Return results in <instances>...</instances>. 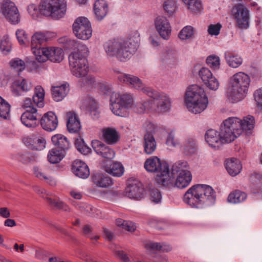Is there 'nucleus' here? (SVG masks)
Here are the masks:
<instances>
[{
  "mask_svg": "<svg viewBox=\"0 0 262 262\" xmlns=\"http://www.w3.org/2000/svg\"><path fill=\"white\" fill-rule=\"evenodd\" d=\"M140 41V34L135 31L131 32L126 39L109 40L103 47L108 57H116L120 61H126L136 51Z\"/></svg>",
  "mask_w": 262,
  "mask_h": 262,
  "instance_id": "f257e3e1",
  "label": "nucleus"
},
{
  "mask_svg": "<svg viewBox=\"0 0 262 262\" xmlns=\"http://www.w3.org/2000/svg\"><path fill=\"white\" fill-rule=\"evenodd\" d=\"M254 118L248 116L243 120L237 117H230L226 119L222 126V134L225 142L230 143L239 137L245 131L248 133L254 126Z\"/></svg>",
  "mask_w": 262,
  "mask_h": 262,
  "instance_id": "f03ea898",
  "label": "nucleus"
},
{
  "mask_svg": "<svg viewBox=\"0 0 262 262\" xmlns=\"http://www.w3.org/2000/svg\"><path fill=\"white\" fill-rule=\"evenodd\" d=\"M215 192L207 185L197 184L190 188L184 195V201L192 207L201 208L204 205L213 204Z\"/></svg>",
  "mask_w": 262,
  "mask_h": 262,
  "instance_id": "7ed1b4c3",
  "label": "nucleus"
},
{
  "mask_svg": "<svg viewBox=\"0 0 262 262\" xmlns=\"http://www.w3.org/2000/svg\"><path fill=\"white\" fill-rule=\"evenodd\" d=\"M250 83L249 76L244 72H238L231 77L227 92L228 99L232 102H237L246 96Z\"/></svg>",
  "mask_w": 262,
  "mask_h": 262,
  "instance_id": "20e7f679",
  "label": "nucleus"
},
{
  "mask_svg": "<svg viewBox=\"0 0 262 262\" xmlns=\"http://www.w3.org/2000/svg\"><path fill=\"white\" fill-rule=\"evenodd\" d=\"M185 104L192 113L197 114L203 112L208 104L204 89L197 85L189 86L185 93Z\"/></svg>",
  "mask_w": 262,
  "mask_h": 262,
  "instance_id": "39448f33",
  "label": "nucleus"
},
{
  "mask_svg": "<svg viewBox=\"0 0 262 262\" xmlns=\"http://www.w3.org/2000/svg\"><path fill=\"white\" fill-rule=\"evenodd\" d=\"M144 167L148 172H157L155 179L158 184L169 186L172 184L168 164L161 162L158 157L153 156L146 159Z\"/></svg>",
  "mask_w": 262,
  "mask_h": 262,
  "instance_id": "423d86ee",
  "label": "nucleus"
},
{
  "mask_svg": "<svg viewBox=\"0 0 262 262\" xmlns=\"http://www.w3.org/2000/svg\"><path fill=\"white\" fill-rule=\"evenodd\" d=\"M107 93H111L110 108L116 115L125 117L127 116V110L132 107L134 104V98L130 93L119 94L111 93V90L106 88Z\"/></svg>",
  "mask_w": 262,
  "mask_h": 262,
  "instance_id": "0eeeda50",
  "label": "nucleus"
},
{
  "mask_svg": "<svg viewBox=\"0 0 262 262\" xmlns=\"http://www.w3.org/2000/svg\"><path fill=\"white\" fill-rule=\"evenodd\" d=\"M66 6L65 0H42L39 5V10L43 15L59 19L64 15Z\"/></svg>",
  "mask_w": 262,
  "mask_h": 262,
  "instance_id": "6e6552de",
  "label": "nucleus"
},
{
  "mask_svg": "<svg viewBox=\"0 0 262 262\" xmlns=\"http://www.w3.org/2000/svg\"><path fill=\"white\" fill-rule=\"evenodd\" d=\"M145 94L151 98L150 101L151 110H156L161 112H165L170 110L171 100L168 95L160 93L150 88L145 90Z\"/></svg>",
  "mask_w": 262,
  "mask_h": 262,
  "instance_id": "1a4fd4ad",
  "label": "nucleus"
},
{
  "mask_svg": "<svg viewBox=\"0 0 262 262\" xmlns=\"http://www.w3.org/2000/svg\"><path fill=\"white\" fill-rule=\"evenodd\" d=\"M69 65L72 74L77 77H83L89 72L87 59L77 52H73L69 57Z\"/></svg>",
  "mask_w": 262,
  "mask_h": 262,
  "instance_id": "9d476101",
  "label": "nucleus"
},
{
  "mask_svg": "<svg viewBox=\"0 0 262 262\" xmlns=\"http://www.w3.org/2000/svg\"><path fill=\"white\" fill-rule=\"evenodd\" d=\"M73 32L79 39L87 40L89 39L92 33V29L90 22L87 18L79 17L73 24Z\"/></svg>",
  "mask_w": 262,
  "mask_h": 262,
  "instance_id": "9b49d317",
  "label": "nucleus"
},
{
  "mask_svg": "<svg viewBox=\"0 0 262 262\" xmlns=\"http://www.w3.org/2000/svg\"><path fill=\"white\" fill-rule=\"evenodd\" d=\"M0 13L12 24L16 25L20 20L18 10L14 3L10 0L0 4Z\"/></svg>",
  "mask_w": 262,
  "mask_h": 262,
  "instance_id": "f8f14e48",
  "label": "nucleus"
},
{
  "mask_svg": "<svg viewBox=\"0 0 262 262\" xmlns=\"http://www.w3.org/2000/svg\"><path fill=\"white\" fill-rule=\"evenodd\" d=\"M234 17L237 26L241 29H246L249 26L250 12L243 4H238L233 8Z\"/></svg>",
  "mask_w": 262,
  "mask_h": 262,
  "instance_id": "ddd939ff",
  "label": "nucleus"
},
{
  "mask_svg": "<svg viewBox=\"0 0 262 262\" xmlns=\"http://www.w3.org/2000/svg\"><path fill=\"white\" fill-rule=\"evenodd\" d=\"M117 78L120 82L138 91H141L144 94H145V90L150 88L144 86L141 80L134 75L121 73L118 76Z\"/></svg>",
  "mask_w": 262,
  "mask_h": 262,
  "instance_id": "4468645a",
  "label": "nucleus"
},
{
  "mask_svg": "<svg viewBox=\"0 0 262 262\" xmlns=\"http://www.w3.org/2000/svg\"><path fill=\"white\" fill-rule=\"evenodd\" d=\"M199 74L205 85L210 90L216 91L218 89L219 82L208 68H202Z\"/></svg>",
  "mask_w": 262,
  "mask_h": 262,
  "instance_id": "2eb2a0df",
  "label": "nucleus"
},
{
  "mask_svg": "<svg viewBox=\"0 0 262 262\" xmlns=\"http://www.w3.org/2000/svg\"><path fill=\"white\" fill-rule=\"evenodd\" d=\"M41 117L36 108L30 109L26 111L21 116V121L26 126L28 127H35L39 124L37 121Z\"/></svg>",
  "mask_w": 262,
  "mask_h": 262,
  "instance_id": "dca6fc26",
  "label": "nucleus"
},
{
  "mask_svg": "<svg viewBox=\"0 0 262 262\" xmlns=\"http://www.w3.org/2000/svg\"><path fill=\"white\" fill-rule=\"evenodd\" d=\"M155 28L160 36L164 39H168L171 34V27L167 19L163 16H158L155 20Z\"/></svg>",
  "mask_w": 262,
  "mask_h": 262,
  "instance_id": "f3484780",
  "label": "nucleus"
},
{
  "mask_svg": "<svg viewBox=\"0 0 262 262\" xmlns=\"http://www.w3.org/2000/svg\"><path fill=\"white\" fill-rule=\"evenodd\" d=\"M205 138L206 142L212 148L219 147L224 143H227L222 135V130L219 133L212 129H208L205 134Z\"/></svg>",
  "mask_w": 262,
  "mask_h": 262,
  "instance_id": "a211bd4d",
  "label": "nucleus"
},
{
  "mask_svg": "<svg viewBox=\"0 0 262 262\" xmlns=\"http://www.w3.org/2000/svg\"><path fill=\"white\" fill-rule=\"evenodd\" d=\"M40 123L43 129L51 132L57 128L58 121L55 113L49 112L45 114L40 118Z\"/></svg>",
  "mask_w": 262,
  "mask_h": 262,
  "instance_id": "6ab92c4d",
  "label": "nucleus"
},
{
  "mask_svg": "<svg viewBox=\"0 0 262 262\" xmlns=\"http://www.w3.org/2000/svg\"><path fill=\"white\" fill-rule=\"evenodd\" d=\"M32 84L30 81L25 78H19L16 80L13 83L11 91L15 96L23 95L31 90Z\"/></svg>",
  "mask_w": 262,
  "mask_h": 262,
  "instance_id": "aec40b11",
  "label": "nucleus"
},
{
  "mask_svg": "<svg viewBox=\"0 0 262 262\" xmlns=\"http://www.w3.org/2000/svg\"><path fill=\"white\" fill-rule=\"evenodd\" d=\"M92 146L98 154L106 159H113L115 157L114 151L99 140L92 142Z\"/></svg>",
  "mask_w": 262,
  "mask_h": 262,
  "instance_id": "412c9836",
  "label": "nucleus"
},
{
  "mask_svg": "<svg viewBox=\"0 0 262 262\" xmlns=\"http://www.w3.org/2000/svg\"><path fill=\"white\" fill-rule=\"evenodd\" d=\"M23 142L29 148L36 150H42L45 147L46 143L43 138L35 135L24 138Z\"/></svg>",
  "mask_w": 262,
  "mask_h": 262,
  "instance_id": "4be33fe9",
  "label": "nucleus"
},
{
  "mask_svg": "<svg viewBox=\"0 0 262 262\" xmlns=\"http://www.w3.org/2000/svg\"><path fill=\"white\" fill-rule=\"evenodd\" d=\"M126 195L135 200H139L141 199L143 195L144 188L141 183L135 181L126 188Z\"/></svg>",
  "mask_w": 262,
  "mask_h": 262,
  "instance_id": "5701e85b",
  "label": "nucleus"
},
{
  "mask_svg": "<svg viewBox=\"0 0 262 262\" xmlns=\"http://www.w3.org/2000/svg\"><path fill=\"white\" fill-rule=\"evenodd\" d=\"M67 126L70 133H77L81 128V124L77 115L74 112L66 114Z\"/></svg>",
  "mask_w": 262,
  "mask_h": 262,
  "instance_id": "b1692460",
  "label": "nucleus"
},
{
  "mask_svg": "<svg viewBox=\"0 0 262 262\" xmlns=\"http://www.w3.org/2000/svg\"><path fill=\"white\" fill-rule=\"evenodd\" d=\"M72 170L73 173L80 178L86 179L90 175L88 166L80 160H76L73 162Z\"/></svg>",
  "mask_w": 262,
  "mask_h": 262,
  "instance_id": "393cba45",
  "label": "nucleus"
},
{
  "mask_svg": "<svg viewBox=\"0 0 262 262\" xmlns=\"http://www.w3.org/2000/svg\"><path fill=\"white\" fill-rule=\"evenodd\" d=\"M190 166L188 163V162L184 160H180L177 162H176L171 167V172L170 173V174L171 177V180L174 178V175L176 173H191L190 170ZM171 184L169 185H172L173 183L171 180Z\"/></svg>",
  "mask_w": 262,
  "mask_h": 262,
  "instance_id": "a878e982",
  "label": "nucleus"
},
{
  "mask_svg": "<svg viewBox=\"0 0 262 262\" xmlns=\"http://www.w3.org/2000/svg\"><path fill=\"white\" fill-rule=\"evenodd\" d=\"M94 10L98 20H102L108 12V5L105 0H97L94 4Z\"/></svg>",
  "mask_w": 262,
  "mask_h": 262,
  "instance_id": "bb28decb",
  "label": "nucleus"
},
{
  "mask_svg": "<svg viewBox=\"0 0 262 262\" xmlns=\"http://www.w3.org/2000/svg\"><path fill=\"white\" fill-rule=\"evenodd\" d=\"M69 92V87L67 84L54 86L52 89V98L55 101H61L67 95Z\"/></svg>",
  "mask_w": 262,
  "mask_h": 262,
  "instance_id": "cd10ccee",
  "label": "nucleus"
},
{
  "mask_svg": "<svg viewBox=\"0 0 262 262\" xmlns=\"http://www.w3.org/2000/svg\"><path fill=\"white\" fill-rule=\"evenodd\" d=\"M242 165L239 160L232 158L228 159L226 161V168L229 174L231 176H235L238 174L241 169Z\"/></svg>",
  "mask_w": 262,
  "mask_h": 262,
  "instance_id": "c85d7f7f",
  "label": "nucleus"
},
{
  "mask_svg": "<svg viewBox=\"0 0 262 262\" xmlns=\"http://www.w3.org/2000/svg\"><path fill=\"white\" fill-rule=\"evenodd\" d=\"M225 58L229 66L233 68H236L240 66L243 59L240 56L235 52L228 51L225 52Z\"/></svg>",
  "mask_w": 262,
  "mask_h": 262,
  "instance_id": "c756f323",
  "label": "nucleus"
},
{
  "mask_svg": "<svg viewBox=\"0 0 262 262\" xmlns=\"http://www.w3.org/2000/svg\"><path fill=\"white\" fill-rule=\"evenodd\" d=\"M52 142L53 144L65 151L69 149L70 143L68 138L62 134H57L52 137Z\"/></svg>",
  "mask_w": 262,
  "mask_h": 262,
  "instance_id": "7c9ffc66",
  "label": "nucleus"
},
{
  "mask_svg": "<svg viewBox=\"0 0 262 262\" xmlns=\"http://www.w3.org/2000/svg\"><path fill=\"white\" fill-rule=\"evenodd\" d=\"M93 182L98 187L107 188L112 184L111 178L106 174L96 173L92 176Z\"/></svg>",
  "mask_w": 262,
  "mask_h": 262,
  "instance_id": "2f4dec72",
  "label": "nucleus"
},
{
  "mask_svg": "<svg viewBox=\"0 0 262 262\" xmlns=\"http://www.w3.org/2000/svg\"><path fill=\"white\" fill-rule=\"evenodd\" d=\"M143 146L144 151L147 155L152 154L155 151L157 144L152 135L145 134Z\"/></svg>",
  "mask_w": 262,
  "mask_h": 262,
  "instance_id": "473e14b6",
  "label": "nucleus"
},
{
  "mask_svg": "<svg viewBox=\"0 0 262 262\" xmlns=\"http://www.w3.org/2000/svg\"><path fill=\"white\" fill-rule=\"evenodd\" d=\"M177 178L174 181V185L180 189L186 187L192 180L191 173H176Z\"/></svg>",
  "mask_w": 262,
  "mask_h": 262,
  "instance_id": "72a5a7b5",
  "label": "nucleus"
},
{
  "mask_svg": "<svg viewBox=\"0 0 262 262\" xmlns=\"http://www.w3.org/2000/svg\"><path fill=\"white\" fill-rule=\"evenodd\" d=\"M49 38L47 33L37 32L31 38V49L40 47L41 45L46 42Z\"/></svg>",
  "mask_w": 262,
  "mask_h": 262,
  "instance_id": "f704fd0d",
  "label": "nucleus"
},
{
  "mask_svg": "<svg viewBox=\"0 0 262 262\" xmlns=\"http://www.w3.org/2000/svg\"><path fill=\"white\" fill-rule=\"evenodd\" d=\"M45 91L40 85L35 88L34 94L32 97V101L35 105L38 107L44 106Z\"/></svg>",
  "mask_w": 262,
  "mask_h": 262,
  "instance_id": "c9c22d12",
  "label": "nucleus"
},
{
  "mask_svg": "<svg viewBox=\"0 0 262 262\" xmlns=\"http://www.w3.org/2000/svg\"><path fill=\"white\" fill-rule=\"evenodd\" d=\"M48 56V60L53 62L59 63L63 59L64 53L61 48L50 47Z\"/></svg>",
  "mask_w": 262,
  "mask_h": 262,
  "instance_id": "e433bc0d",
  "label": "nucleus"
},
{
  "mask_svg": "<svg viewBox=\"0 0 262 262\" xmlns=\"http://www.w3.org/2000/svg\"><path fill=\"white\" fill-rule=\"evenodd\" d=\"M198 148L196 141L192 138H188L185 140L183 146V152L186 155H192L194 154Z\"/></svg>",
  "mask_w": 262,
  "mask_h": 262,
  "instance_id": "4c0bfd02",
  "label": "nucleus"
},
{
  "mask_svg": "<svg viewBox=\"0 0 262 262\" xmlns=\"http://www.w3.org/2000/svg\"><path fill=\"white\" fill-rule=\"evenodd\" d=\"M50 47H38L31 49L36 59L39 62H44L48 59V54Z\"/></svg>",
  "mask_w": 262,
  "mask_h": 262,
  "instance_id": "58836bf2",
  "label": "nucleus"
},
{
  "mask_svg": "<svg viewBox=\"0 0 262 262\" xmlns=\"http://www.w3.org/2000/svg\"><path fill=\"white\" fill-rule=\"evenodd\" d=\"M103 137L106 142L110 144L116 143L118 140L116 130L112 128H106L103 130Z\"/></svg>",
  "mask_w": 262,
  "mask_h": 262,
  "instance_id": "ea45409f",
  "label": "nucleus"
},
{
  "mask_svg": "<svg viewBox=\"0 0 262 262\" xmlns=\"http://www.w3.org/2000/svg\"><path fill=\"white\" fill-rule=\"evenodd\" d=\"M145 247L149 250H158L162 252H168L171 250V247L168 245L152 242L147 243Z\"/></svg>",
  "mask_w": 262,
  "mask_h": 262,
  "instance_id": "a19ab883",
  "label": "nucleus"
},
{
  "mask_svg": "<svg viewBox=\"0 0 262 262\" xmlns=\"http://www.w3.org/2000/svg\"><path fill=\"white\" fill-rule=\"evenodd\" d=\"M106 171L114 177H121L124 172V167L119 162H115L106 168Z\"/></svg>",
  "mask_w": 262,
  "mask_h": 262,
  "instance_id": "79ce46f5",
  "label": "nucleus"
},
{
  "mask_svg": "<svg viewBox=\"0 0 262 262\" xmlns=\"http://www.w3.org/2000/svg\"><path fill=\"white\" fill-rule=\"evenodd\" d=\"M178 36L181 40L192 39L194 37V30L192 27L187 26L179 32Z\"/></svg>",
  "mask_w": 262,
  "mask_h": 262,
  "instance_id": "37998d69",
  "label": "nucleus"
},
{
  "mask_svg": "<svg viewBox=\"0 0 262 262\" xmlns=\"http://www.w3.org/2000/svg\"><path fill=\"white\" fill-rule=\"evenodd\" d=\"M247 198L246 194L239 190L231 193L228 197V201L231 203H238L243 202Z\"/></svg>",
  "mask_w": 262,
  "mask_h": 262,
  "instance_id": "c03bdc74",
  "label": "nucleus"
},
{
  "mask_svg": "<svg viewBox=\"0 0 262 262\" xmlns=\"http://www.w3.org/2000/svg\"><path fill=\"white\" fill-rule=\"evenodd\" d=\"M187 8L193 13H198L203 9L200 0H182Z\"/></svg>",
  "mask_w": 262,
  "mask_h": 262,
  "instance_id": "a18cd8bd",
  "label": "nucleus"
},
{
  "mask_svg": "<svg viewBox=\"0 0 262 262\" xmlns=\"http://www.w3.org/2000/svg\"><path fill=\"white\" fill-rule=\"evenodd\" d=\"M48 203L51 207L55 209L62 210L64 211L69 212L70 209L63 202L58 199H52L51 198L47 197L45 198Z\"/></svg>",
  "mask_w": 262,
  "mask_h": 262,
  "instance_id": "49530a36",
  "label": "nucleus"
},
{
  "mask_svg": "<svg viewBox=\"0 0 262 262\" xmlns=\"http://www.w3.org/2000/svg\"><path fill=\"white\" fill-rule=\"evenodd\" d=\"M64 157V155L56 149H52L49 151L48 159L51 163L59 162Z\"/></svg>",
  "mask_w": 262,
  "mask_h": 262,
  "instance_id": "de8ad7c7",
  "label": "nucleus"
},
{
  "mask_svg": "<svg viewBox=\"0 0 262 262\" xmlns=\"http://www.w3.org/2000/svg\"><path fill=\"white\" fill-rule=\"evenodd\" d=\"M11 106L9 103L0 96V117L8 119L10 117Z\"/></svg>",
  "mask_w": 262,
  "mask_h": 262,
  "instance_id": "09e8293b",
  "label": "nucleus"
},
{
  "mask_svg": "<svg viewBox=\"0 0 262 262\" xmlns=\"http://www.w3.org/2000/svg\"><path fill=\"white\" fill-rule=\"evenodd\" d=\"M161 58L163 61L169 64H174L177 61L176 53L173 50L170 49L166 50Z\"/></svg>",
  "mask_w": 262,
  "mask_h": 262,
  "instance_id": "8fccbe9b",
  "label": "nucleus"
},
{
  "mask_svg": "<svg viewBox=\"0 0 262 262\" xmlns=\"http://www.w3.org/2000/svg\"><path fill=\"white\" fill-rule=\"evenodd\" d=\"M34 173L35 176L40 180H45L47 183L51 185L54 183L53 179L49 176L47 173L45 172L43 170L37 167L34 168Z\"/></svg>",
  "mask_w": 262,
  "mask_h": 262,
  "instance_id": "3c124183",
  "label": "nucleus"
},
{
  "mask_svg": "<svg viewBox=\"0 0 262 262\" xmlns=\"http://www.w3.org/2000/svg\"><path fill=\"white\" fill-rule=\"evenodd\" d=\"M78 84L80 87L91 88L97 84L95 78L92 75H88L86 78L79 80Z\"/></svg>",
  "mask_w": 262,
  "mask_h": 262,
  "instance_id": "603ef678",
  "label": "nucleus"
},
{
  "mask_svg": "<svg viewBox=\"0 0 262 262\" xmlns=\"http://www.w3.org/2000/svg\"><path fill=\"white\" fill-rule=\"evenodd\" d=\"M116 225L118 226L122 227L125 230L133 232L136 229V226L134 223L129 221H125L121 219H118L116 221Z\"/></svg>",
  "mask_w": 262,
  "mask_h": 262,
  "instance_id": "864d4df0",
  "label": "nucleus"
},
{
  "mask_svg": "<svg viewBox=\"0 0 262 262\" xmlns=\"http://www.w3.org/2000/svg\"><path fill=\"white\" fill-rule=\"evenodd\" d=\"M207 65L213 70H217L220 66V59L215 55H210L206 60Z\"/></svg>",
  "mask_w": 262,
  "mask_h": 262,
  "instance_id": "5fc2aeb1",
  "label": "nucleus"
},
{
  "mask_svg": "<svg viewBox=\"0 0 262 262\" xmlns=\"http://www.w3.org/2000/svg\"><path fill=\"white\" fill-rule=\"evenodd\" d=\"M17 159L18 161L24 163H28L35 160V157L31 153L29 152H20L17 155Z\"/></svg>",
  "mask_w": 262,
  "mask_h": 262,
  "instance_id": "6e6d98bb",
  "label": "nucleus"
},
{
  "mask_svg": "<svg viewBox=\"0 0 262 262\" xmlns=\"http://www.w3.org/2000/svg\"><path fill=\"white\" fill-rule=\"evenodd\" d=\"M75 144L77 150L81 154L86 155L90 152V148L85 144L83 140L81 138L75 140Z\"/></svg>",
  "mask_w": 262,
  "mask_h": 262,
  "instance_id": "4d7b16f0",
  "label": "nucleus"
},
{
  "mask_svg": "<svg viewBox=\"0 0 262 262\" xmlns=\"http://www.w3.org/2000/svg\"><path fill=\"white\" fill-rule=\"evenodd\" d=\"M150 101L142 102H137L135 105L134 104L132 107L135 112L142 114L144 113L146 109H150Z\"/></svg>",
  "mask_w": 262,
  "mask_h": 262,
  "instance_id": "13d9d810",
  "label": "nucleus"
},
{
  "mask_svg": "<svg viewBox=\"0 0 262 262\" xmlns=\"http://www.w3.org/2000/svg\"><path fill=\"white\" fill-rule=\"evenodd\" d=\"M11 67L16 70L18 72L23 71L26 67L25 62L18 58L11 60L10 62Z\"/></svg>",
  "mask_w": 262,
  "mask_h": 262,
  "instance_id": "bf43d9fd",
  "label": "nucleus"
},
{
  "mask_svg": "<svg viewBox=\"0 0 262 262\" xmlns=\"http://www.w3.org/2000/svg\"><path fill=\"white\" fill-rule=\"evenodd\" d=\"M176 3L174 0H167L163 4L164 10L169 15H171L176 10Z\"/></svg>",
  "mask_w": 262,
  "mask_h": 262,
  "instance_id": "052dcab7",
  "label": "nucleus"
},
{
  "mask_svg": "<svg viewBox=\"0 0 262 262\" xmlns=\"http://www.w3.org/2000/svg\"><path fill=\"white\" fill-rule=\"evenodd\" d=\"M17 39L20 45H24L28 41V35L26 31L21 29H18L16 31Z\"/></svg>",
  "mask_w": 262,
  "mask_h": 262,
  "instance_id": "680f3d73",
  "label": "nucleus"
},
{
  "mask_svg": "<svg viewBox=\"0 0 262 262\" xmlns=\"http://www.w3.org/2000/svg\"><path fill=\"white\" fill-rule=\"evenodd\" d=\"M166 143L168 146L171 147H176L180 145V142L175 139L174 135L172 132L169 133Z\"/></svg>",
  "mask_w": 262,
  "mask_h": 262,
  "instance_id": "e2e57ef3",
  "label": "nucleus"
},
{
  "mask_svg": "<svg viewBox=\"0 0 262 262\" xmlns=\"http://www.w3.org/2000/svg\"><path fill=\"white\" fill-rule=\"evenodd\" d=\"M221 27L220 24L210 25L208 28V32L211 35H217L220 33Z\"/></svg>",
  "mask_w": 262,
  "mask_h": 262,
  "instance_id": "0e129e2a",
  "label": "nucleus"
},
{
  "mask_svg": "<svg viewBox=\"0 0 262 262\" xmlns=\"http://www.w3.org/2000/svg\"><path fill=\"white\" fill-rule=\"evenodd\" d=\"M162 196L159 191L157 189H151L150 191V199L152 202L156 203H159L161 200Z\"/></svg>",
  "mask_w": 262,
  "mask_h": 262,
  "instance_id": "69168bd1",
  "label": "nucleus"
},
{
  "mask_svg": "<svg viewBox=\"0 0 262 262\" xmlns=\"http://www.w3.org/2000/svg\"><path fill=\"white\" fill-rule=\"evenodd\" d=\"M144 127L146 131L145 134H153L155 133L157 127L152 123L147 122L145 123Z\"/></svg>",
  "mask_w": 262,
  "mask_h": 262,
  "instance_id": "338daca9",
  "label": "nucleus"
},
{
  "mask_svg": "<svg viewBox=\"0 0 262 262\" xmlns=\"http://www.w3.org/2000/svg\"><path fill=\"white\" fill-rule=\"evenodd\" d=\"M254 98L257 105L262 107V88L256 90L254 93Z\"/></svg>",
  "mask_w": 262,
  "mask_h": 262,
  "instance_id": "774afa93",
  "label": "nucleus"
}]
</instances>
